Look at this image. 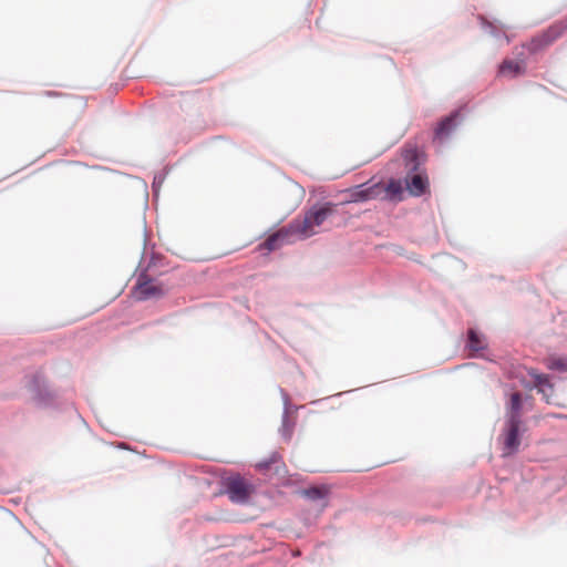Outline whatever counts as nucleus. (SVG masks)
<instances>
[{"label":"nucleus","instance_id":"7ed1b4c3","mask_svg":"<svg viewBox=\"0 0 567 567\" xmlns=\"http://www.w3.org/2000/svg\"><path fill=\"white\" fill-rule=\"evenodd\" d=\"M163 286L146 274L138 275L132 296L137 301L148 300L151 298H159L164 295Z\"/></svg>","mask_w":567,"mask_h":567},{"label":"nucleus","instance_id":"ddd939ff","mask_svg":"<svg viewBox=\"0 0 567 567\" xmlns=\"http://www.w3.org/2000/svg\"><path fill=\"white\" fill-rule=\"evenodd\" d=\"M534 383L539 392H542L547 402H549V395L553 392V385L549 382V379L545 374H534Z\"/></svg>","mask_w":567,"mask_h":567},{"label":"nucleus","instance_id":"9b49d317","mask_svg":"<svg viewBox=\"0 0 567 567\" xmlns=\"http://www.w3.org/2000/svg\"><path fill=\"white\" fill-rule=\"evenodd\" d=\"M520 410H522V396L518 392H514L511 395L508 409H507V421H518L520 420Z\"/></svg>","mask_w":567,"mask_h":567},{"label":"nucleus","instance_id":"2eb2a0df","mask_svg":"<svg viewBox=\"0 0 567 567\" xmlns=\"http://www.w3.org/2000/svg\"><path fill=\"white\" fill-rule=\"evenodd\" d=\"M328 493L329 489L326 486H313L301 491V495L312 501L322 499Z\"/></svg>","mask_w":567,"mask_h":567},{"label":"nucleus","instance_id":"f257e3e1","mask_svg":"<svg viewBox=\"0 0 567 567\" xmlns=\"http://www.w3.org/2000/svg\"><path fill=\"white\" fill-rule=\"evenodd\" d=\"M336 204L324 203L312 206L303 216L291 221V229L299 238H309L318 234L323 224L336 213Z\"/></svg>","mask_w":567,"mask_h":567},{"label":"nucleus","instance_id":"0eeeda50","mask_svg":"<svg viewBox=\"0 0 567 567\" xmlns=\"http://www.w3.org/2000/svg\"><path fill=\"white\" fill-rule=\"evenodd\" d=\"M522 422L518 421H506L504 430V454L509 455L514 453L519 444L520 440L518 431Z\"/></svg>","mask_w":567,"mask_h":567},{"label":"nucleus","instance_id":"39448f33","mask_svg":"<svg viewBox=\"0 0 567 567\" xmlns=\"http://www.w3.org/2000/svg\"><path fill=\"white\" fill-rule=\"evenodd\" d=\"M226 493L234 503L244 504L248 502L252 486L241 476H230L225 482Z\"/></svg>","mask_w":567,"mask_h":567},{"label":"nucleus","instance_id":"1a4fd4ad","mask_svg":"<svg viewBox=\"0 0 567 567\" xmlns=\"http://www.w3.org/2000/svg\"><path fill=\"white\" fill-rule=\"evenodd\" d=\"M406 186L412 195L420 196L425 193L429 186L427 177L421 173H415L406 177Z\"/></svg>","mask_w":567,"mask_h":567},{"label":"nucleus","instance_id":"f03ea898","mask_svg":"<svg viewBox=\"0 0 567 567\" xmlns=\"http://www.w3.org/2000/svg\"><path fill=\"white\" fill-rule=\"evenodd\" d=\"M401 192L402 187L398 181H391L388 185L374 184L369 187L360 185L355 187V189L351 193V200L363 202L374 199L383 195L396 196L400 195Z\"/></svg>","mask_w":567,"mask_h":567},{"label":"nucleus","instance_id":"423d86ee","mask_svg":"<svg viewBox=\"0 0 567 567\" xmlns=\"http://www.w3.org/2000/svg\"><path fill=\"white\" fill-rule=\"evenodd\" d=\"M296 236L291 229V223L271 234L262 244L258 246L259 250L274 251L279 249L285 243L290 241V237Z\"/></svg>","mask_w":567,"mask_h":567},{"label":"nucleus","instance_id":"6ab92c4d","mask_svg":"<svg viewBox=\"0 0 567 567\" xmlns=\"http://www.w3.org/2000/svg\"><path fill=\"white\" fill-rule=\"evenodd\" d=\"M549 368L551 369H563L564 368V364L560 360H553L549 364Z\"/></svg>","mask_w":567,"mask_h":567},{"label":"nucleus","instance_id":"a211bd4d","mask_svg":"<svg viewBox=\"0 0 567 567\" xmlns=\"http://www.w3.org/2000/svg\"><path fill=\"white\" fill-rule=\"evenodd\" d=\"M279 461H280V455L277 452H274L268 458L257 463L256 466L259 470H268L272 464H276Z\"/></svg>","mask_w":567,"mask_h":567},{"label":"nucleus","instance_id":"dca6fc26","mask_svg":"<svg viewBox=\"0 0 567 567\" xmlns=\"http://www.w3.org/2000/svg\"><path fill=\"white\" fill-rule=\"evenodd\" d=\"M403 161L405 163L406 168L410 171H416L417 169V151L416 148H405L402 153Z\"/></svg>","mask_w":567,"mask_h":567},{"label":"nucleus","instance_id":"f8f14e48","mask_svg":"<svg viewBox=\"0 0 567 567\" xmlns=\"http://www.w3.org/2000/svg\"><path fill=\"white\" fill-rule=\"evenodd\" d=\"M534 383L539 392H542L547 402H549V395L553 392V385L549 382V379L545 374H534Z\"/></svg>","mask_w":567,"mask_h":567},{"label":"nucleus","instance_id":"20e7f679","mask_svg":"<svg viewBox=\"0 0 567 567\" xmlns=\"http://www.w3.org/2000/svg\"><path fill=\"white\" fill-rule=\"evenodd\" d=\"M567 29V24L565 22H556L548 27L545 31L534 37L526 48L530 53H535L545 49L546 47L554 43L557 39H559Z\"/></svg>","mask_w":567,"mask_h":567},{"label":"nucleus","instance_id":"4468645a","mask_svg":"<svg viewBox=\"0 0 567 567\" xmlns=\"http://www.w3.org/2000/svg\"><path fill=\"white\" fill-rule=\"evenodd\" d=\"M534 383L539 392H542L547 402H549V395L553 392V385L549 382V379L545 374H534Z\"/></svg>","mask_w":567,"mask_h":567},{"label":"nucleus","instance_id":"6e6552de","mask_svg":"<svg viewBox=\"0 0 567 567\" xmlns=\"http://www.w3.org/2000/svg\"><path fill=\"white\" fill-rule=\"evenodd\" d=\"M458 117L460 112L455 111L449 116L441 120L436 128L434 130V138L442 141L449 137L453 130L456 127Z\"/></svg>","mask_w":567,"mask_h":567},{"label":"nucleus","instance_id":"f3484780","mask_svg":"<svg viewBox=\"0 0 567 567\" xmlns=\"http://www.w3.org/2000/svg\"><path fill=\"white\" fill-rule=\"evenodd\" d=\"M468 347L473 351H478L484 348L483 341L474 330L468 331Z\"/></svg>","mask_w":567,"mask_h":567},{"label":"nucleus","instance_id":"9d476101","mask_svg":"<svg viewBox=\"0 0 567 567\" xmlns=\"http://www.w3.org/2000/svg\"><path fill=\"white\" fill-rule=\"evenodd\" d=\"M526 65L524 61L504 60L499 65V74L508 78H515L525 73Z\"/></svg>","mask_w":567,"mask_h":567}]
</instances>
